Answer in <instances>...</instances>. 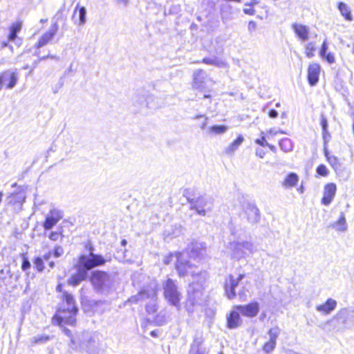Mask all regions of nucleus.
Listing matches in <instances>:
<instances>
[{"mask_svg": "<svg viewBox=\"0 0 354 354\" xmlns=\"http://www.w3.org/2000/svg\"><path fill=\"white\" fill-rule=\"evenodd\" d=\"M232 239L227 243V250L232 259L241 261L245 259L253 254L257 248L253 242L246 240L247 233L245 230L237 228H231Z\"/></svg>", "mask_w": 354, "mask_h": 354, "instance_id": "f257e3e1", "label": "nucleus"}, {"mask_svg": "<svg viewBox=\"0 0 354 354\" xmlns=\"http://www.w3.org/2000/svg\"><path fill=\"white\" fill-rule=\"evenodd\" d=\"M104 263L105 260L102 256L93 252H90L88 255L80 256L79 264L77 266V272L71 277L68 283L74 286L78 285L82 281L86 279L88 270Z\"/></svg>", "mask_w": 354, "mask_h": 354, "instance_id": "f03ea898", "label": "nucleus"}, {"mask_svg": "<svg viewBox=\"0 0 354 354\" xmlns=\"http://www.w3.org/2000/svg\"><path fill=\"white\" fill-rule=\"evenodd\" d=\"M188 252H177L174 254H169L165 257L163 262L165 264L168 265L175 258L176 260V268L178 272L179 276H185L187 274H191L194 277L196 274L201 283L205 281L206 278V273L203 272H196V268L187 259Z\"/></svg>", "mask_w": 354, "mask_h": 354, "instance_id": "7ed1b4c3", "label": "nucleus"}, {"mask_svg": "<svg viewBox=\"0 0 354 354\" xmlns=\"http://www.w3.org/2000/svg\"><path fill=\"white\" fill-rule=\"evenodd\" d=\"M64 306L59 308L53 317V322L59 326L64 324L74 325L77 308L75 306L73 297L68 292L64 293Z\"/></svg>", "mask_w": 354, "mask_h": 354, "instance_id": "20e7f679", "label": "nucleus"}, {"mask_svg": "<svg viewBox=\"0 0 354 354\" xmlns=\"http://www.w3.org/2000/svg\"><path fill=\"white\" fill-rule=\"evenodd\" d=\"M330 322H334L337 330L351 329L354 326V308H341Z\"/></svg>", "mask_w": 354, "mask_h": 354, "instance_id": "39448f33", "label": "nucleus"}, {"mask_svg": "<svg viewBox=\"0 0 354 354\" xmlns=\"http://www.w3.org/2000/svg\"><path fill=\"white\" fill-rule=\"evenodd\" d=\"M95 335L93 333L82 332L75 338H71V348L77 351H85L91 354L93 347H95Z\"/></svg>", "mask_w": 354, "mask_h": 354, "instance_id": "423d86ee", "label": "nucleus"}, {"mask_svg": "<svg viewBox=\"0 0 354 354\" xmlns=\"http://www.w3.org/2000/svg\"><path fill=\"white\" fill-rule=\"evenodd\" d=\"M163 295L165 299L170 305L175 306L178 310L180 308V302L182 294L173 279H168L164 282Z\"/></svg>", "mask_w": 354, "mask_h": 354, "instance_id": "0eeeda50", "label": "nucleus"}, {"mask_svg": "<svg viewBox=\"0 0 354 354\" xmlns=\"http://www.w3.org/2000/svg\"><path fill=\"white\" fill-rule=\"evenodd\" d=\"M91 281L95 288L100 292L109 289L111 284L110 276L106 272L100 270L92 272Z\"/></svg>", "mask_w": 354, "mask_h": 354, "instance_id": "6e6552de", "label": "nucleus"}, {"mask_svg": "<svg viewBox=\"0 0 354 354\" xmlns=\"http://www.w3.org/2000/svg\"><path fill=\"white\" fill-rule=\"evenodd\" d=\"M213 201L210 198L199 197L192 204V209H195L198 214L205 216L212 210Z\"/></svg>", "mask_w": 354, "mask_h": 354, "instance_id": "1a4fd4ad", "label": "nucleus"}, {"mask_svg": "<svg viewBox=\"0 0 354 354\" xmlns=\"http://www.w3.org/2000/svg\"><path fill=\"white\" fill-rule=\"evenodd\" d=\"M18 81V73L12 70H6L0 74V91L3 86L8 89L13 88Z\"/></svg>", "mask_w": 354, "mask_h": 354, "instance_id": "9d476101", "label": "nucleus"}, {"mask_svg": "<svg viewBox=\"0 0 354 354\" xmlns=\"http://www.w3.org/2000/svg\"><path fill=\"white\" fill-rule=\"evenodd\" d=\"M245 277V274H241L238 277L234 278L232 275H228L225 281V291L227 297L230 299H232L236 297L235 288L239 283V281H241Z\"/></svg>", "mask_w": 354, "mask_h": 354, "instance_id": "9b49d317", "label": "nucleus"}, {"mask_svg": "<svg viewBox=\"0 0 354 354\" xmlns=\"http://www.w3.org/2000/svg\"><path fill=\"white\" fill-rule=\"evenodd\" d=\"M207 75L203 70H197L193 74L192 88L203 91L207 88Z\"/></svg>", "mask_w": 354, "mask_h": 354, "instance_id": "f8f14e48", "label": "nucleus"}, {"mask_svg": "<svg viewBox=\"0 0 354 354\" xmlns=\"http://www.w3.org/2000/svg\"><path fill=\"white\" fill-rule=\"evenodd\" d=\"M234 309L239 310L243 316L254 317L257 316L259 311V305L257 302H252L247 305L235 306H234Z\"/></svg>", "mask_w": 354, "mask_h": 354, "instance_id": "ddd939ff", "label": "nucleus"}, {"mask_svg": "<svg viewBox=\"0 0 354 354\" xmlns=\"http://www.w3.org/2000/svg\"><path fill=\"white\" fill-rule=\"evenodd\" d=\"M62 212L58 209H53L50 211L46 217L44 227L46 230H50L62 218Z\"/></svg>", "mask_w": 354, "mask_h": 354, "instance_id": "4468645a", "label": "nucleus"}, {"mask_svg": "<svg viewBox=\"0 0 354 354\" xmlns=\"http://www.w3.org/2000/svg\"><path fill=\"white\" fill-rule=\"evenodd\" d=\"M249 223L254 224L260 220V212L258 207L252 203H248L244 209Z\"/></svg>", "mask_w": 354, "mask_h": 354, "instance_id": "2eb2a0df", "label": "nucleus"}, {"mask_svg": "<svg viewBox=\"0 0 354 354\" xmlns=\"http://www.w3.org/2000/svg\"><path fill=\"white\" fill-rule=\"evenodd\" d=\"M337 187L334 183H328L324 189V196L322 199L323 205L327 206L330 204L336 194Z\"/></svg>", "mask_w": 354, "mask_h": 354, "instance_id": "dca6fc26", "label": "nucleus"}, {"mask_svg": "<svg viewBox=\"0 0 354 354\" xmlns=\"http://www.w3.org/2000/svg\"><path fill=\"white\" fill-rule=\"evenodd\" d=\"M206 248L205 243L197 241H192L188 247V253L190 252V257L193 259L199 258L203 254Z\"/></svg>", "mask_w": 354, "mask_h": 354, "instance_id": "f3484780", "label": "nucleus"}, {"mask_svg": "<svg viewBox=\"0 0 354 354\" xmlns=\"http://www.w3.org/2000/svg\"><path fill=\"white\" fill-rule=\"evenodd\" d=\"M57 29L58 27L56 24L52 26L46 32L41 35L35 46L39 48L47 45L56 35Z\"/></svg>", "mask_w": 354, "mask_h": 354, "instance_id": "a211bd4d", "label": "nucleus"}, {"mask_svg": "<svg viewBox=\"0 0 354 354\" xmlns=\"http://www.w3.org/2000/svg\"><path fill=\"white\" fill-rule=\"evenodd\" d=\"M239 310L234 309L229 315H227V327L229 329H234L242 324V319Z\"/></svg>", "mask_w": 354, "mask_h": 354, "instance_id": "6ab92c4d", "label": "nucleus"}, {"mask_svg": "<svg viewBox=\"0 0 354 354\" xmlns=\"http://www.w3.org/2000/svg\"><path fill=\"white\" fill-rule=\"evenodd\" d=\"M292 28L299 40L302 42L307 41L309 38V28L300 24H292Z\"/></svg>", "mask_w": 354, "mask_h": 354, "instance_id": "aec40b11", "label": "nucleus"}, {"mask_svg": "<svg viewBox=\"0 0 354 354\" xmlns=\"http://www.w3.org/2000/svg\"><path fill=\"white\" fill-rule=\"evenodd\" d=\"M320 73V66L317 63H312L308 68V80L311 86L315 85L318 80Z\"/></svg>", "mask_w": 354, "mask_h": 354, "instance_id": "412c9836", "label": "nucleus"}, {"mask_svg": "<svg viewBox=\"0 0 354 354\" xmlns=\"http://www.w3.org/2000/svg\"><path fill=\"white\" fill-rule=\"evenodd\" d=\"M198 288L195 289L194 288V282H193L189 287L188 289V298L189 301L192 302V305H194L195 304H198L199 301L201 299L202 296V291H201V287L202 285L201 284L198 286Z\"/></svg>", "mask_w": 354, "mask_h": 354, "instance_id": "4be33fe9", "label": "nucleus"}, {"mask_svg": "<svg viewBox=\"0 0 354 354\" xmlns=\"http://www.w3.org/2000/svg\"><path fill=\"white\" fill-rule=\"evenodd\" d=\"M86 10L85 7H80L77 4L73 12V19L78 26H83L86 23Z\"/></svg>", "mask_w": 354, "mask_h": 354, "instance_id": "5701e85b", "label": "nucleus"}, {"mask_svg": "<svg viewBox=\"0 0 354 354\" xmlns=\"http://www.w3.org/2000/svg\"><path fill=\"white\" fill-rule=\"evenodd\" d=\"M337 305V303L335 299L329 298L324 304L317 306L316 310L325 315H328L336 308Z\"/></svg>", "mask_w": 354, "mask_h": 354, "instance_id": "b1692460", "label": "nucleus"}, {"mask_svg": "<svg viewBox=\"0 0 354 354\" xmlns=\"http://www.w3.org/2000/svg\"><path fill=\"white\" fill-rule=\"evenodd\" d=\"M183 234V228L180 225H171L164 232V238L166 241L171 240L180 236Z\"/></svg>", "mask_w": 354, "mask_h": 354, "instance_id": "393cba45", "label": "nucleus"}, {"mask_svg": "<svg viewBox=\"0 0 354 354\" xmlns=\"http://www.w3.org/2000/svg\"><path fill=\"white\" fill-rule=\"evenodd\" d=\"M299 182V176L295 173H290L281 183L282 186L286 189H291L295 187Z\"/></svg>", "mask_w": 354, "mask_h": 354, "instance_id": "a878e982", "label": "nucleus"}, {"mask_svg": "<svg viewBox=\"0 0 354 354\" xmlns=\"http://www.w3.org/2000/svg\"><path fill=\"white\" fill-rule=\"evenodd\" d=\"M155 295L154 290H141L138 294L136 295H133L131 297H130L128 300L129 302L131 303H136L140 300H145L146 299L152 297Z\"/></svg>", "mask_w": 354, "mask_h": 354, "instance_id": "bb28decb", "label": "nucleus"}, {"mask_svg": "<svg viewBox=\"0 0 354 354\" xmlns=\"http://www.w3.org/2000/svg\"><path fill=\"white\" fill-rule=\"evenodd\" d=\"M229 129V127L226 125H213L209 127L207 133L208 135L214 136H221L225 134L227 130Z\"/></svg>", "mask_w": 354, "mask_h": 354, "instance_id": "cd10ccee", "label": "nucleus"}, {"mask_svg": "<svg viewBox=\"0 0 354 354\" xmlns=\"http://www.w3.org/2000/svg\"><path fill=\"white\" fill-rule=\"evenodd\" d=\"M331 227L335 230L344 232L347 230V223L345 215L343 212L340 214L339 219L331 224Z\"/></svg>", "mask_w": 354, "mask_h": 354, "instance_id": "c85d7f7f", "label": "nucleus"}, {"mask_svg": "<svg viewBox=\"0 0 354 354\" xmlns=\"http://www.w3.org/2000/svg\"><path fill=\"white\" fill-rule=\"evenodd\" d=\"M243 140L244 138L242 136H239L234 141L225 149V153L227 155H232L243 143Z\"/></svg>", "mask_w": 354, "mask_h": 354, "instance_id": "c756f323", "label": "nucleus"}, {"mask_svg": "<svg viewBox=\"0 0 354 354\" xmlns=\"http://www.w3.org/2000/svg\"><path fill=\"white\" fill-rule=\"evenodd\" d=\"M338 9L342 17H344L346 21H353V16L351 15V8L346 3L344 2H339L338 3Z\"/></svg>", "mask_w": 354, "mask_h": 354, "instance_id": "7c9ffc66", "label": "nucleus"}, {"mask_svg": "<svg viewBox=\"0 0 354 354\" xmlns=\"http://www.w3.org/2000/svg\"><path fill=\"white\" fill-rule=\"evenodd\" d=\"M202 62L208 65H212L219 68L226 67L227 65L225 61L216 57L203 58Z\"/></svg>", "mask_w": 354, "mask_h": 354, "instance_id": "2f4dec72", "label": "nucleus"}, {"mask_svg": "<svg viewBox=\"0 0 354 354\" xmlns=\"http://www.w3.org/2000/svg\"><path fill=\"white\" fill-rule=\"evenodd\" d=\"M279 146L281 149L286 153L291 151L293 149V145L291 140L287 138H283L280 140Z\"/></svg>", "mask_w": 354, "mask_h": 354, "instance_id": "473e14b6", "label": "nucleus"}, {"mask_svg": "<svg viewBox=\"0 0 354 354\" xmlns=\"http://www.w3.org/2000/svg\"><path fill=\"white\" fill-rule=\"evenodd\" d=\"M50 339V337L46 335H38L30 339L32 344H44Z\"/></svg>", "mask_w": 354, "mask_h": 354, "instance_id": "72a5a7b5", "label": "nucleus"}, {"mask_svg": "<svg viewBox=\"0 0 354 354\" xmlns=\"http://www.w3.org/2000/svg\"><path fill=\"white\" fill-rule=\"evenodd\" d=\"M315 44L314 42H309L305 45V54L307 57L312 58L315 56Z\"/></svg>", "mask_w": 354, "mask_h": 354, "instance_id": "f704fd0d", "label": "nucleus"}, {"mask_svg": "<svg viewBox=\"0 0 354 354\" xmlns=\"http://www.w3.org/2000/svg\"><path fill=\"white\" fill-rule=\"evenodd\" d=\"M324 153L326 157L327 158V160L329 164L335 169H337L339 167V161L337 157L334 156H328V152L326 149H324Z\"/></svg>", "mask_w": 354, "mask_h": 354, "instance_id": "c9c22d12", "label": "nucleus"}, {"mask_svg": "<svg viewBox=\"0 0 354 354\" xmlns=\"http://www.w3.org/2000/svg\"><path fill=\"white\" fill-rule=\"evenodd\" d=\"M190 354H206V351L198 343H194L191 346Z\"/></svg>", "mask_w": 354, "mask_h": 354, "instance_id": "e433bc0d", "label": "nucleus"}, {"mask_svg": "<svg viewBox=\"0 0 354 354\" xmlns=\"http://www.w3.org/2000/svg\"><path fill=\"white\" fill-rule=\"evenodd\" d=\"M280 333V330L278 327H274L269 330L268 335L270 336V339L271 341H274L276 342V340Z\"/></svg>", "mask_w": 354, "mask_h": 354, "instance_id": "4c0bfd02", "label": "nucleus"}, {"mask_svg": "<svg viewBox=\"0 0 354 354\" xmlns=\"http://www.w3.org/2000/svg\"><path fill=\"white\" fill-rule=\"evenodd\" d=\"M276 346V342L274 341L269 340L268 342H266L263 348V350L266 353H271Z\"/></svg>", "mask_w": 354, "mask_h": 354, "instance_id": "58836bf2", "label": "nucleus"}, {"mask_svg": "<svg viewBox=\"0 0 354 354\" xmlns=\"http://www.w3.org/2000/svg\"><path fill=\"white\" fill-rule=\"evenodd\" d=\"M34 264H35L36 269L38 271L41 272L43 270V269H44L43 259H41V257H36L34 261Z\"/></svg>", "mask_w": 354, "mask_h": 354, "instance_id": "ea45409f", "label": "nucleus"}, {"mask_svg": "<svg viewBox=\"0 0 354 354\" xmlns=\"http://www.w3.org/2000/svg\"><path fill=\"white\" fill-rule=\"evenodd\" d=\"M317 173L322 176H326L328 174V171L324 165H319L317 168Z\"/></svg>", "mask_w": 354, "mask_h": 354, "instance_id": "a19ab883", "label": "nucleus"}, {"mask_svg": "<svg viewBox=\"0 0 354 354\" xmlns=\"http://www.w3.org/2000/svg\"><path fill=\"white\" fill-rule=\"evenodd\" d=\"M261 138H259V139H257L255 140V142L257 145H259L260 146L266 147V145H268V142L266 140V137H265L264 132H261Z\"/></svg>", "mask_w": 354, "mask_h": 354, "instance_id": "79ce46f5", "label": "nucleus"}, {"mask_svg": "<svg viewBox=\"0 0 354 354\" xmlns=\"http://www.w3.org/2000/svg\"><path fill=\"white\" fill-rule=\"evenodd\" d=\"M327 49H328V44L326 42V40H325V41H324L322 48L319 51L320 57H322V58H324L325 57V55H326Z\"/></svg>", "mask_w": 354, "mask_h": 354, "instance_id": "37998d69", "label": "nucleus"}, {"mask_svg": "<svg viewBox=\"0 0 354 354\" xmlns=\"http://www.w3.org/2000/svg\"><path fill=\"white\" fill-rule=\"evenodd\" d=\"M321 126L322 131L326 132V129H328V121L326 116L323 114L321 115Z\"/></svg>", "mask_w": 354, "mask_h": 354, "instance_id": "c03bdc74", "label": "nucleus"}, {"mask_svg": "<svg viewBox=\"0 0 354 354\" xmlns=\"http://www.w3.org/2000/svg\"><path fill=\"white\" fill-rule=\"evenodd\" d=\"M63 254H64V249H63V248L61 247V246H56L55 250H54V252H53L54 257H56V258H59Z\"/></svg>", "mask_w": 354, "mask_h": 354, "instance_id": "a18cd8bd", "label": "nucleus"}, {"mask_svg": "<svg viewBox=\"0 0 354 354\" xmlns=\"http://www.w3.org/2000/svg\"><path fill=\"white\" fill-rule=\"evenodd\" d=\"M329 64H333L335 62V55L333 53H326L324 57Z\"/></svg>", "mask_w": 354, "mask_h": 354, "instance_id": "49530a36", "label": "nucleus"}, {"mask_svg": "<svg viewBox=\"0 0 354 354\" xmlns=\"http://www.w3.org/2000/svg\"><path fill=\"white\" fill-rule=\"evenodd\" d=\"M257 23L254 21H250L248 23V29L250 32H252L257 29Z\"/></svg>", "mask_w": 354, "mask_h": 354, "instance_id": "de8ad7c7", "label": "nucleus"}, {"mask_svg": "<svg viewBox=\"0 0 354 354\" xmlns=\"http://www.w3.org/2000/svg\"><path fill=\"white\" fill-rule=\"evenodd\" d=\"M30 261L28 260V259L24 258L23 260L22 265H21L22 270L24 271H25V270H28V268H30Z\"/></svg>", "mask_w": 354, "mask_h": 354, "instance_id": "09e8293b", "label": "nucleus"}, {"mask_svg": "<svg viewBox=\"0 0 354 354\" xmlns=\"http://www.w3.org/2000/svg\"><path fill=\"white\" fill-rule=\"evenodd\" d=\"M282 133V134H285L286 133L282 131V130H276L275 129H270L268 131V135H270L271 136H276L277 133Z\"/></svg>", "mask_w": 354, "mask_h": 354, "instance_id": "8fccbe9b", "label": "nucleus"}, {"mask_svg": "<svg viewBox=\"0 0 354 354\" xmlns=\"http://www.w3.org/2000/svg\"><path fill=\"white\" fill-rule=\"evenodd\" d=\"M21 28V26L20 24H15L10 27V30L12 32L17 33L20 30Z\"/></svg>", "mask_w": 354, "mask_h": 354, "instance_id": "3c124183", "label": "nucleus"}, {"mask_svg": "<svg viewBox=\"0 0 354 354\" xmlns=\"http://www.w3.org/2000/svg\"><path fill=\"white\" fill-rule=\"evenodd\" d=\"M59 237V234L57 232H52L49 235V239L53 241H57Z\"/></svg>", "mask_w": 354, "mask_h": 354, "instance_id": "603ef678", "label": "nucleus"}, {"mask_svg": "<svg viewBox=\"0 0 354 354\" xmlns=\"http://www.w3.org/2000/svg\"><path fill=\"white\" fill-rule=\"evenodd\" d=\"M243 12L246 15H254L255 14V10L252 8H244Z\"/></svg>", "mask_w": 354, "mask_h": 354, "instance_id": "864d4df0", "label": "nucleus"}, {"mask_svg": "<svg viewBox=\"0 0 354 354\" xmlns=\"http://www.w3.org/2000/svg\"><path fill=\"white\" fill-rule=\"evenodd\" d=\"M322 136H323L324 143L326 144L328 142V138H330V134L328 131V129H326V131L324 132L322 131Z\"/></svg>", "mask_w": 354, "mask_h": 354, "instance_id": "5fc2aeb1", "label": "nucleus"}, {"mask_svg": "<svg viewBox=\"0 0 354 354\" xmlns=\"http://www.w3.org/2000/svg\"><path fill=\"white\" fill-rule=\"evenodd\" d=\"M268 115L271 118H276L278 116V112L276 110L272 109L268 112Z\"/></svg>", "mask_w": 354, "mask_h": 354, "instance_id": "6e6d98bb", "label": "nucleus"}, {"mask_svg": "<svg viewBox=\"0 0 354 354\" xmlns=\"http://www.w3.org/2000/svg\"><path fill=\"white\" fill-rule=\"evenodd\" d=\"M265 151L261 149H257L256 151V155L261 158H263L265 156Z\"/></svg>", "mask_w": 354, "mask_h": 354, "instance_id": "4d7b16f0", "label": "nucleus"}, {"mask_svg": "<svg viewBox=\"0 0 354 354\" xmlns=\"http://www.w3.org/2000/svg\"><path fill=\"white\" fill-rule=\"evenodd\" d=\"M17 38V33L15 32H12L10 30V32L8 36L9 41H14Z\"/></svg>", "mask_w": 354, "mask_h": 354, "instance_id": "13d9d810", "label": "nucleus"}, {"mask_svg": "<svg viewBox=\"0 0 354 354\" xmlns=\"http://www.w3.org/2000/svg\"><path fill=\"white\" fill-rule=\"evenodd\" d=\"M117 3L123 5L124 6H127L129 4V0H116Z\"/></svg>", "mask_w": 354, "mask_h": 354, "instance_id": "bf43d9fd", "label": "nucleus"}, {"mask_svg": "<svg viewBox=\"0 0 354 354\" xmlns=\"http://www.w3.org/2000/svg\"><path fill=\"white\" fill-rule=\"evenodd\" d=\"M63 332L65 333V335H66L68 337H69L71 339V338H75L74 337H73L72 334H71V332L70 330H68V328H64L63 329Z\"/></svg>", "mask_w": 354, "mask_h": 354, "instance_id": "052dcab7", "label": "nucleus"}, {"mask_svg": "<svg viewBox=\"0 0 354 354\" xmlns=\"http://www.w3.org/2000/svg\"><path fill=\"white\" fill-rule=\"evenodd\" d=\"M48 57H49V58H52V59H55V58H56V57H55V55H46V56L41 57L39 58V60H45L46 59H47V58H48Z\"/></svg>", "mask_w": 354, "mask_h": 354, "instance_id": "680f3d73", "label": "nucleus"}, {"mask_svg": "<svg viewBox=\"0 0 354 354\" xmlns=\"http://www.w3.org/2000/svg\"><path fill=\"white\" fill-rule=\"evenodd\" d=\"M207 124V117H205V120H204V122H203L202 123V124L201 125V129H204L206 127Z\"/></svg>", "mask_w": 354, "mask_h": 354, "instance_id": "e2e57ef3", "label": "nucleus"}, {"mask_svg": "<svg viewBox=\"0 0 354 354\" xmlns=\"http://www.w3.org/2000/svg\"><path fill=\"white\" fill-rule=\"evenodd\" d=\"M266 147H269V149L273 151V152H275L276 151V147L275 146L272 145H270L268 142V145H266Z\"/></svg>", "mask_w": 354, "mask_h": 354, "instance_id": "0e129e2a", "label": "nucleus"}, {"mask_svg": "<svg viewBox=\"0 0 354 354\" xmlns=\"http://www.w3.org/2000/svg\"><path fill=\"white\" fill-rule=\"evenodd\" d=\"M51 257V252H48L47 254H46L44 256V259L45 260H48L50 259V257Z\"/></svg>", "mask_w": 354, "mask_h": 354, "instance_id": "69168bd1", "label": "nucleus"}, {"mask_svg": "<svg viewBox=\"0 0 354 354\" xmlns=\"http://www.w3.org/2000/svg\"><path fill=\"white\" fill-rule=\"evenodd\" d=\"M298 191H299L301 194L304 193V187L302 185H301V186H300V187H299V188H298Z\"/></svg>", "mask_w": 354, "mask_h": 354, "instance_id": "338daca9", "label": "nucleus"}, {"mask_svg": "<svg viewBox=\"0 0 354 354\" xmlns=\"http://www.w3.org/2000/svg\"><path fill=\"white\" fill-rule=\"evenodd\" d=\"M57 291H59V292H61V291H62V285H61V284H59V285L57 286Z\"/></svg>", "mask_w": 354, "mask_h": 354, "instance_id": "774afa93", "label": "nucleus"}]
</instances>
